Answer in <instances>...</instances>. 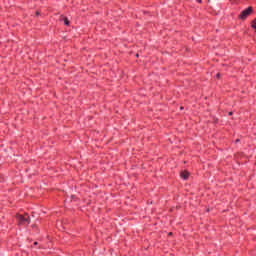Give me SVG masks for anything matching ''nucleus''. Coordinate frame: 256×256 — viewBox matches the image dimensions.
Segmentation results:
<instances>
[{"label":"nucleus","instance_id":"6e6552de","mask_svg":"<svg viewBox=\"0 0 256 256\" xmlns=\"http://www.w3.org/2000/svg\"><path fill=\"white\" fill-rule=\"evenodd\" d=\"M241 140L240 139H236L235 140V143H239Z\"/></svg>","mask_w":256,"mask_h":256},{"label":"nucleus","instance_id":"423d86ee","mask_svg":"<svg viewBox=\"0 0 256 256\" xmlns=\"http://www.w3.org/2000/svg\"><path fill=\"white\" fill-rule=\"evenodd\" d=\"M216 79H221V73L216 74Z\"/></svg>","mask_w":256,"mask_h":256},{"label":"nucleus","instance_id":"f03ea898","mask_svg":"<svg viewBox=\"0 0 256 256\" xmlns=\"http://www.w3.org/2000/svg\"><path fill=\"white\" fill-rule=\"evenodd\" d=\"M251 13H253V7H248L245 10H243L240 15L238 16L239 19H241V21H245V19H247V17H249V15H251Z\"/></svg>","mask_w":256,"mask_h":256},{"label":"nucleus","instance_id":"2eb2a0df","mask_svg":"<svg viewBox=\"0 0 256 256\" xmlns=\"http://www.w3.org/2000/svg\"><path fill=\"white\" fill-rule=\"evenodd\" d=\"M36 15H39V12H36Z\"/></svg>","mask_w":256,"mask_h":256},{"label":"nucleus","instance_id":"39448f33","mask_svg":"<svg viewBox=\"0 0 256 256\" xmlns=\"http://www.w3.org/2000/svg\"><path fill=\"white\" fill-rule=\"evenodd\" d=\"M251 27H252V29H254L255 32H256V18L252 21Z\"/></svg>","mask_w":256,"mask_h":256},{"label":"nucleus","instance_id":"1a4fd4ad","mask_svg":"<svg viewBox=\"0 0 256 256\" xmlns=\"http://www.w3.org/2000/svg\"><path fill=\"white\" fill-rule=\"evenodd\" d=\"M168 235H169V236L173 235V232H169Z\"/></svg>","mask_w":256,"mask_h":256},{"label":"nucleus","instance_id":"4468645a","mask_svg":"<svg viewBox=\"0 0 256 256\" xmlns=\"http://www.w3.org/2000/svg\"><path fill=\"white\" fill-rule=\"evenodd\" d=\"M206 211H207V213H209V208Z\"/></svg>","mask_w":256,"mask_h":256},{"label":"nucleus","instance_id":"dca6fc26","mask_svg":"<svg viewBox=\"0 0 256 256\" xmlns=\"http://www.w3.org/2000/svg\"><path fill=\"white\" fill-rule=\"evenodd\" d=\"M136 57H139V54H136Z\"/></svg>","mask_w":256,"mask_h":256},{"label":"nucleus","instance_id":"9d476101","mask_svg":"<svg viewBox=\"0 0 256 256\" xmlns=\"http://www.w3.org/2000/svg\"><path fill=\"white\" fill-rule=\"evenodd\" d=\"M181 111H183V109H185L183 106L180 107Z\"/></svg>","mask_w":256,"mask_h":256},{"label":"nucleus","instance_id":"ddd939ff","mask_svg":"<svg viewBox=\"0 0 256 256\" xmlns=\"http://www.w3.org/2000/svg\"><path fill=\"white\" fill-rule=\"evenodd\" d=\"M39 243L38 242H34V245H38Z\"/></svg>","mask_w":256,"mask_h":256},{"label":"nucleus","instance_id":"7ed1b4c3","mask_svg":"<svg viewBox=\"0 0 256 256\" xmlns=\"http://www.w3.org/2000/svg\"><path fill=\"white\" fill-rule=\"evenodd\" d=\"M191 175V173H189V171L184 170L180 173V177L182 179H184L185 181H187V179H189V176Z\"/></svg>","mask_w":256,"mask_h":256},{"label":"nucleus","instance_id":"f257e3e1","mask_svg":"<svg viewBox=\"0 0 256 256\" xmlns=\"http://www.w3.org/2000/svg\"><path fill=\"white\" fill-rule=\"evenodd\" d=\"M16 219H18V225H25V223H27L29 225V223H31V217H29V214L26 213L25 216L21 215V214H16Z\"/></svg>","mask_w":256,"mask_h":256},{"label":"nucleus","instance_id":"20e7f679","mask_svg":"<svg viewBox=\"0 0 256 256\" xmlns=\"http://www.w3.org/2000/svg\"><path fill=\"white\" fill-rule=\"evenodd\" d=\"M64 25H66L67 27H69L70 25L69 19L67 17H64Z\"/></svg>","mask_w":256,"mask_h":256},{"label":"nucleus","instance_id":"f8f14e48","mask_svg":"<svg viewBox=\"0 0 256 256\" xmlns=\"http://www.w3.org/2000/svg\"><path fill=\"white\" fill-rule=\"evenodd\" d=\"M71 199H75V195H72V196H71Z\"/></svg>","mask_w":256,"mask_h":256},{"label":"nucleus","instance_id":"0eeeda50","mask_svg":"<svg viewBox=\"0 0 256 256\" xmlns=\"http://www.w3.org/2000/svg\"><path fill=\"white\" fill-rule=\"evenodd\" d=\"M197 3H203V0H196Z\"/></svg>","mask_w":256,"mask_h":256},{"label":"nucleus","instance_id":"9b49d317","mask_svg":"<svg viewBox=\"0 0 256 256\" xmlns=\"http://www.w3.org/2000/svg\"><path fill=\"white\" fill-rule=\"evenodd\" d=\"M228 115H230V116L233 115V112H229Z\"/></svg>","mask_w":256,"mask_h":256}]
</instances>
